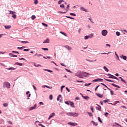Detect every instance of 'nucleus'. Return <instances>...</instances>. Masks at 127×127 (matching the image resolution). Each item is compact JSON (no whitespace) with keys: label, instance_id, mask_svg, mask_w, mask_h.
<instances>
[{"label":"nucleus","instance_id":"nucleus-1","mask_svg":"<svg viewBox=\"0 0 127 127\" xmlns=\"http://www.w3.org/2000/svg\"><path fill=\"white\" fill-rule=\"evenodd\" d=\"M67 116H69V117H78L79 114L77 113L69 112L66 113Z\"/></svg>","mask_w":127,"mask_h":127},{"label":"nucleus","instance_id":"nucleus-2","mask_svg":"<svg viewBox=\"0 0 127 127\" xmlns=\"http://www.w3.org/2000/svg\"><path fill=\"white\" fill-rule=\"evenodd\" d=\"M3 87L9 89L10 88V84L8 82H5L3 83Z\"/></svg>","mask_w":127,"mask_h":127},{"label":"nucleus","instance_id":"nucleus-3","mask_svg":"<svg viewBox=\"0 0 127 127\" xmlns=\"http://www.w3.org/2000/svg\"><path fill=\"white\" fill-rule=\"evenodd\" d=\"M108 34V31L106 30H103L102 31V35L103 36H106Z\"/></svg>","mask_w":127,"mask_h":127},{"label":"nucleus","instance_id":"nucleus-4","mask_svg":"<svg viewBox=\"0 0 127 127\" xmlns=\"http://www.w3.org/2000/svg\"><path fill=\"white\" fill-rule=\"evenodd\" d=\"M68 125H69V126H71L72 127H76V126H78V124L77 123L71 122L68 123Z\"/></svg>","mask_w":127,"mask_h":127},{"label":"nucleus","instance_id":"nucleus-5","mask_svg":"<svg viewBox=\"0 0 127 127\" xmlns=\"http://www.w3.org/2000/svg\"><path fill=\"white\" fill-rule=\"evenodd\" d=\"M36 107H37V105L36 104H35L33 107H30L29 110L32 111V110H35V109H36Z\"/></svg>","mask_w":127,"mask_h":127},{"label":"nucleus","instance_id":"nucleus-6","mask_svg":"<svg viewBox=\"0 0 127 127\" xmlns=\"http://www.w3.org/2000/svg\"><path fill=\"white\" fill-rule=\"evenodd\" d=\"M109 78L110 79H116V80H119V78H118V77L114 76L113 75L111 76H109Z\"/></svg>","mask_w":127,"mask_h":127},{"label":"nucleus","instance_id":"nucleus-7","mask_svg":"<svg viewBox=\"0 0 127 127\" xmlns=\"http://www.w3.org/2000/svg\"><path fill=\"white\" fill-rule=\"evenodd\" d=\"M97 106H98L97 107H96V110H97V111H100V112H101V111H102V108L101 107V106L98 104H96Z\"/></svg>","mask_w":127,"mask_h":127},{"label":"nucleus","instance_id":"nucleus-8","mask_svg":"<svg viewBox=\"0 0 127 127\" xmlns=\"http://www.w3.org/2000/svg\"><path fill=\"white\" fill-rule=\"evenodd\" d=\"M96 96H97V97H99V98H103V97H104V94H100L99 93H96Z\"/></svg>","mask_w":127,"mask_h":127},{"label":"nucleus","instance_id":"nucleus-9","mask_svg":"<svg viewBox=\"0 0 127 127\" xmlns=\"http://www.w3.org/2000/svg\"><path fill=\"white\" fill-rule=\"evenodd\" d=\"M55 116V114L54 113H52L51 115L49 116L48 120H50L51 118H53V117H54Z\"/></svg>","mask_w":127,"mask_h":127},{"label":"nucleus","instance_id":"nucleus-10","mask_svg":"<svg viewBox=\"0 0 127 127\" xmlns=\"http://www.w3.org/2000/svg\"><path fill=\"white\" fill-rule=\"evenodd\" d=\"M65 48H66L67 50H72V48L69 46H65Z\"/></svg>","mask_w":127,"mask_h":127},{"label":"nucleus","instance_id":"nucleus-11","mask_svg":"<svg viewBox=\"0 0 127 127\" xmlns=\"http://www.w3.org/2000/svg\"><path fill=\"white\" fill-rule=\"evenodd\" d=\"M50 40L49 39H47L46 40H44L43 42V43L45 44V43H49Z\"/></svg>","mask_w":127,"mask_h":127},{"label":"nucleus","instance_id":"nucleus-12","mask_svg":"<svg viewBox=\"0 0 127 127\" xmlns=\"http://www.w3.org/2000/svg\"><path fill=\"white\" fill-rule=\"evenodd\" d=\"M81 10H82V11H85V12H87L88 11L87 10V9H86L85 8L81 7L80 8Z\"/></svg>","mask_w":127,"mask_h":127},{"label":"nucleus","instance_id":"nucleus-13","mask_svg":"<svg viewBox=\"0 0 127 127\" xmlns=\"http://www.w3.org/2000/svg\"><path fill=\"white\" fill-rule=\"evenodd\" d=\"M5 27V29H9L10 28H11V26L10 25H8V26H4Z\"/></svg>","mask_w":127,"mask_h":127},{"label":"nucleus","instance_id":"nucleus-14","mask_svg":"<svg viewBox=\"0 0 127 127\" xmlns=\"http://www.w3.org/2000/svg\"><path fill=\"white\" fill-rule=\"evenodd\" d=\"M121 58H123L124 60H127V56L122 55V56H120Z\"/></svg>","mask_w":127,"mask_h":127},{"label":"nucleus","instance_id":"nucleus-15","mask_svg":"<svg viewBox=\"0 0 127 127\" xmlns=\"http://www.w3.org/2000/svg\"><path fill=\"white\" fill-rule=\"evenodd\" d=\"M103 69H104L105 71H106V72H109V69H108V68L107 67V66H104L103 67Z\"/></svg>","mask_w":127,"mask_h":127},{"label":"nucleus","instance_id":"nucleus-16","mask_svg":"<svg viewBox=\"0 0 127 127\" xmlns=\"http://www.w3.org/2000/svg\"><path fill=\"white\" fill-rule=\"evenodd\" d=\"M35 56H37L38 57H41L43 56H42V55H41V54H37V53H36L35 55Z\"/></svg>","mask_w":127,"mask_h":127},{"label":"nucleus","instance_id":"nucleus-17","mask_svg":"<svg viewBox=\"0 0 127 127\" xmlns=\"http://www.w3.org/2000/svg\"><path fill=\"white\" fill-rule=\"evenodd\" d=\"M119 78L121 79V81L122 82H124V83H125V84H127V81H126V80H124V79H123V77H120Z\"/></svg>","mask_w":127,"mask_h":127},{"label":"nucleus","instance_id":"nucleus-18","mask_svg":"<svg viewBox=\"0 0 127 127\" xmlns=\"http://www.w3.org/2000/svg\"><path fill=\"white\" fill-rule=\"evenodd\" d=\"M6 69H7V70H15L16 68L14 67H11L9 68H7Z\"/></svg>","mask_w":127,"mask_h":127},{"label":"nucleus","instance_id":"nucleus-19","mask_svg":"<svg viewBox=\"0 0 127 127\" xmlns=\"http://www.w3.org/2000/svg\"><path fill=\"white\" fill-rule=\"evenodd\" d=\"M65 10H66V11H65V12H62V11H59L58 12V13H66V12H67V11H68V10H67L66 9H65Z\"/></svg>","mask_w":127,"mask_h":127},{"label":"nucleus","instance_id":"nucleus-20","mask_svg":"<svg viewBox=\"0 0 127 127\" xmlns=\"http://www.w3.org/2000/svg\"><path fill=\"white\" fill-rule=\"evenodd\" d=\"M69 105H70V106H71V107H72L73 108H74V103L69 102Z\"/></svg>","mask_w":127,"mask_h":127},{"label":"nucleus","instance_id":"nucleus-21","mask_svg":"<svg viewBox=\"0 0 127 127\" xmlns=\"http://www.w3.org/2000/svg\"><path fill=\"white\" fill-rule=\"evenodd\" d=\"M44 71H47V72H50V73H52V72H53V71L47 69H44Z\"/></svg>","mask_w":127,"mask_h":127},{"label":"nucleus","instance_id":"nucleus-22","mask_svg":"<svg viewBox=\"0 0 127 127\" xmlns=\"http://www.w3.org/2000/svg\"><path fill=\"white\" fill-rule=\"evenodd\" d=\"M35 18H36V16H35V15H32L31 16V19H32V20H34V19H35Z\"/></svg>","mask_w":127,"mask_h":127},{"label":"nucleus","instance_id":"nucleus-23","mask_svg":"<svg viewBox=\"0 0 127 127\" xmlns=\"http://www.w3.org/2000/svg\"><path fill=\"white\" fill-rule=\"evenodd\" d=\"M21 43H29V42L28 41H21Z\"/></svg>","mask_w":127,"mask_h":127},{"label":"nucleus","instance_id":"nucleus-24","mask_svg":"<svg viewBox=\"0 0 127 127\" xmlns=\"http://www.w3.org/2000/svg\"><path fill=\"white\" fill-rule=\"evenodd\" d=\"M112 86H114V87H116V88H120V86L116 85V84H112Z\"/></svg>","mask_w":127,"mask_h":127},{"label":"nucleus","instance_id":"nucleus-25","mask_svg":"<svg viewBox=\"0 0 127 127\" xmlns=\"http://www.w3.org/2000/svg\"><path fill=\"white\" fill-rule=\"evenodd\" d=\"M63 1H64V0H60L58 1V4H61L62 2H63Z\"/></svg>","mask_w":127,"mask_h":127},{"label":"nucleus","instance_id":"nucleus-26","mask_svg":"<svg viewBox=\"0 0 127 127\" xmlns=\"http://www.w3.org/2000/svg\"><path fill=\"white\" fill-rule=\"evenodd\" d=\"M60 7H61L62 8H65V5H64V4H61Z\"/></svg>","mask_w":127,"mask_h":127},{"label":"nucleus","instance_id":"nucleus-27","mask_svg":"<svg viewBox=\"0 0 127 127\" xmlns=\"http://www.w3.org/2000/svg\"><path fill=\"white\" fill-rule=\"evenodd\" d=\"M88 36V38H91V37H93V36H94V35H93V34H90V35L89 36Z\"/></svg>","mask_w":127,"mask_h":127},{"label":"nucleus","instance_id":"nucleus-28","mask_svg":"<svg viewBox=\"0 0 127 127\" xmlns=\"http://www.w3.org/2000/svg\"><path fill=\"white\" fill-rule=\"evenodd\" d=\"M9 14H14V13H15V12H14L13 11H10V10H9Z\"/></svg>","mask_w":127,"mask_h":127},{"label":"nucleus","instance_id":"nucleus-29","mask_svg":"<svg viewBox=\"0 0 127 127\" xmlns=\"http://www.w3.org/2000/svg\"><path fill=\"white\" fill-rule=\"evenodd\" d=\"M98 120L99 122H100V123H101V124L103 123V121H102V120H101V118L98 117Z\"/></svg>","mask_w":127,"mask_h":127},{"label":"nucleus","instance_id":"nucleus-30","mask_svg":"<svg viewBox=\"0 0 127 127\" xmlns=\"http://www.w3.org/2000/svg\"><path fill=\"white\" fill-rule=\"evenodd\" d=\"M83 98L85 99V100H88V99H89V97L88 96H82Z\"/></svg>","mask_w":127,"mask_h":127},{"label":"nucleus","instance_id":"nucleus-31","mask_svg":"<svg viewBox=\"0 0 127 127\" xmlns=\"http://www.w3.org/2000/svg\"><path fill=\"white\" fill-rule=\"evenodd\" d=\"M42 50H44V51H48V48H42Z\"/></svg>","mask_w":127,"mask_h":127},{"label":"nucleus","instance_id":"nucleus-32","mask_svg":"<svg viewBox=\"0 0 127 127\" xmlns=\"http://www.w3.org/2000/svg\"><path fill=\"white\" fill-rule=\"evenodd\" d=\"M42 24L43 25H44V26H45L46 27H48V25H47V24H45L44 23H42Z\"/></svg>","mask_w":127,"mask_h":127},{"label":"nucleus","instance_id":"nucleus-33","mask_svg":"<svg viewBox=\"0 0 127 127\" xmlns=\"http://www.w3.org/2000/svg\"><path fill=\"white\" fill-rule=\"evenodd\" d=\"M61 97H62V96L61 95H59L57 98V101H59L60 98H61Z\"/></svg>","mask_w":127,"mask_h":127},{"label":"nucleus","instance_id":"nucleus-34","mask_svg":"<svg viewBox=\"0 0 127 127\" xmlns=\"http://www.w3.org/2000/svg\"><path fill=\"white\" fill-rule=\"evenodd\" d=\"M87 114L89 115L90 117H93V114L91 112H87Z\"/></svg>","mask_w":127,"mask_h":127},{"label":"nucleus","instance_id":"nucleus-35","mask_svg":"<svg viewBox=\"0 0 127 127\" xmlns=\"http://www.w3.org/2000/svg\"><path fill=\"white\" fill-rule=\"evenodd\" d=\"M3 107H7V106H8V103H4L3 104Z\"/></svg>","mask_w":127,"mask_h":127},{"label":"nucleus","instance_id":"nucleus-36","mask_svg":"<svg viewBox=\"0 0 127 127\" xmlns=\"http://www.w3.org/2000/svg\"><path fill=\"white\" fill-rule=\"evenodd\" d=\"M105 80L106 81H107V82H114V81H113V80H111L110 79H106V78H105Z\"/></svg>","mask_w":127,"mask_h":127},{"label":"nucleus","instance_id":"nucleus-37","mask_svg":"<svg viewBox=\"0 0 127 127\" xmlns=\"http://www.w3.org/2000/svg\"><path fill=\"white\" fill-rule=\"evenodd\" d=\"M60 33H61V34H63L64 36H67V35L66 34H65V33L63 32H60Z\"/></svg>","mask_w":127,"mask_h":127},{"label":"nucleus","instance_id":"nucleus-38","mask_svg":"<svg viewBox=\"0 0 127 127\" xmlns=\"http://www.w3.org/2000/svg\"><path fill=\"white\" fill-rule=\"evenodd\" d=\"M116 35H117V36H120L121 35V33L119 32H116Z\"/></svg>","mask_w":127,"mask_h":127},{"label":"nucleus","instance_id":"nucleus-39","mask_svg":"<svg viewBox=\"0 0 127 127\" xmlns=\"http://www.w3.org/2000/svg\"><path fill=\"white\" fill-rule=\"evenodd\" d=\"M90 85H92V83H85L84 84V86H90Z\"/></svg>","mask_w":127,"mask_h":127},{"label":"nucleus","instance_id":"nucleus-40","mask_svg":"<svg viewBox=\"0 0 127 127\" xmlns=\"http://www.w3.org/2000/svg\"><path fill=\"white\" fill-rule=\"evenodd\" d=\"M70 15H72V16H76V14L74 13H70Z\"/></svg>","mask_w":127,"mask_h":127},{"label":"nucleus","instance_id":"nucleus-41","mask_svg":"<svg viewBox=\"0 0 127 127\" xmlns=\"http://www.w3.org/2000/svg\"><path fill=\"white\" fill-rule=\"evenodd\" d=\"M12 17H13V18H14V19H15V18H16V15L13 14L12 16Z\"/></svg>","mask_w":127,"mask_h":127},{"label":"nucleus","instance_id":"nucleus-42","mask_svg":"<svg viewBox=\"0 0 127 127\" xmlns=\"http://www.w3.org/2000/svg\"><path fill=\"white\" fill-rule=\"evenodd\" d=\"M50 100H52L53 99V96L52 95H50L49 96Z\"/></svg>","mask_w":127,"mask_h":127},{"label":"nucleus","instance_id":"nucleus-43","mask_svg":"<svg viewBox=\"0 0 127 127\" xmlns=\"http://www.w3.org/2000/svg\"><path fill=\"white\" fill-rule=\"evenodd\" d=\"M90 109H91L92 113H94V107H93V106H91Z\"/></svg>","mask_w":127,"mask_h":127},{"label":"nucleus","instance_id":"nucleus-44","mask_svg":"<svg viewBox=\"0 0 127 127\" xmlns=\"http://www.w3.org/2000/svg\"><path fill=\"white\" fill-rule=\"evenodd\" d=\"M37 3H38V0H35L34 4H37Z\"/></svg>","mask_w":127,"mask_h":127},{"label":"nucleus","instance_id":"nucleus-45","mask_svg":"<svg viewBox=\"0 0 127 127\" xmlns=\"http://www.w3.org/2000/svg\"><path fill=\"white\" fill-rule=\"evenodd\" d=\"M108 115H109V114L108 113V112H106L105 113H104V115H105V117H106L107 118H108Z\"/></svg>","mask_w":127,"mask_h":127},{"label":"nucleus","instance_id":"nucleus-46","mask_svg":"<svg viewBox=\"0 0 127 127\" xmlns=\"http://www.w3.org/2000/svg\"><path fill=\"white\" fill-rule=\"evenodd\" d=\"M65 70L66 71H67V72H68L69 73H72V72H71V71L69 69H67V68H65Z\"/></svg>","mask_w":127,"mask_h":127},{"label":"nucleus","instance_id":"nucleus-47","mask_svg":"<svg viewBox=\"0 0 127 127\" xmlns=\"http://www.w3.org/2000/svg\"><path fill=\"white\" fill-rule=\"evenodd\" d=\"M103 102L104 103H107V102H110V100L109 99H107V100H104Z\"/></svg>","mask_w":127,"mask_h":127},{"label":"nucleus","instance_id":"nucleus-48","mask_svg":"<svg viewBox=\"0 0 127 127\" xmlns=\"http://www.w3.org/2000/svg\"><path fill=\"white\" fill-rule=\"evenodd\" d=\"M92 123H93V125H94V126H98V123H95V122L94 121H92Z\"/></svg>","mask_w":127,"mask_h":127},{"label":"nucleus","instance_id":"nucleus-49","mask_svg":"<svg viewBox=\"0 0 127 127\" xmlns=\"http://www.w3.org/2000/svg\"><path fill=\"white\" fill-rule=\"evenodd\" d=\"M66 17H67V18H70V19H74V18H73L72 17L66 16Z\"/></svg>","mask_w":127,"mask_h":127},{"label":"nucleus","instance_id":"nucleus-50","mask_svg":"<svg viewBox=\"0 0 127 127\" xmlns=\"http://www.w3.org/2000/svg\"><path fill=\"white\" fill-rule=\"evenodd\" d=\"M42 87L43 88H49V87L47 85H43Z\"/></svg>","mask_w":127,"mask_h":127},{"label":"nucleus","instance_id":"nucleus-51","mask_svg":"<svg viewBox=\"0 0 127 127\" xmlns=\"http://www.w3.org/2000/svg\"><path fill=\"white\" fill-rule=\"evenodd\" d=\"M65 104H66V105H70V102L68 101H65Z\"/></svg>","mask_w":127,"mask_h":127},{"label":"nucleus","instance_id":"nucleus-52","mask_svg":"<svg viewBox=\"0 0 127 127\" xmlns=\"http://www.w3.org/2000/svg\"><path fill=\"white\" fill-rule=\"evenodd\" d=\"M110 93L111 95H114V91L112 90H110Z\"/></svg>","mask_w":127,"mask_h":127},{"label":"nucleus","instance_id":"nucleus-53","mask_svg":"<svg viewBox=\"0 0 127 127\" xmlns=\"http://www.w3.org/2000/svg\"><path fill=\"white\" fill-rule=\"evenodd\" d=\"M30 96H31V94H29V95H28V98H27V100H29V97H30Z\"/></svg>","mask_w":127,"mask_h":127},{"label":"nucleus","instance_id":"nucleus-54","mask_svg":"<svg viewBox=\"0 0 127 127\" xmlns=\"http://www.w3.org/2000/svg\"><path fill=\"white\" fill-rule=\"evenodd\" d=\"M82 31V29H81V28H79V29H78V33H81V31Z\"/></svg>","mask_w":127,"mask_h":127},{"label":"nucleus","instance_id":"nucleus-55","mask_svg":"<svg viewBox=\"0 0 127 127\" xmlns=\"http://www.w3.org/2000/svg\"><path fill=\"white\" fill-rule=\"evenodd\" d=\"M101 84L103 86H104V87H106V88H108V86H107V85H106L105 84L101 83Z\"/></svg>","mask_w":127,"mask_h":127},{"label":"nucleus","instance_id":"nucleus-56","mask_svg":"<svg viewBox=\"0 0 127 127\" xmlns=\"http://www.w3.org/2000/svg\"><path fill=\"white\" fill-rule=\"evenodd\" d=\"M88 36H85L84 37V39H85V40L89 39V38H88Z\"/></svg>","mask_w":127,"mask_h":127},{"label":"nucleus","instance_id":"nucleus-57","mask_svg":"<svg viewBox=\"0 0 127 127\" xmlns=\"http://www.w3.org/2000/svg\"><path fill=\"white\" fill-rule=\"evenodd\" d=\"M120 103V101H116L115 102V105H117V104H118V103Z\"/></svg>","mask_w":127,"mask_h":127},{"label":"nucleus","instance_id":"nucleus-58","mask_svg":"<svg viewBox=\"0 0 127 127\" xmlns=\"http://www.w3.org/2000/svg\"><path fill=\"white\" fill-rule=\"evenodd\" d=\"M17 49L22 50L23 49V47H17Z\"/></svg>","mask_w":127,"mask_h":127},{"label":"nucleus","instance_id":"nucleus-59","mask_svg":"<svg viewBox=\"0 0 127 127\" xmlns=\"http://www.w3.org/2000/svg\"><path fill=\"white\" fill-rule=\"evenodd\" d=\"M97 79H98V81H103V79H102V78H97Z\"/></svg>","mask_w":127,"mask_h":127},{"label":"nucleus","instance_id":"nucleus-60","mask_svg":"<svg viewBox=\"0 0 127 127\" xmlns=\"http://www.w3.org/2000/svg\"><path fill=\"white\" fill-rule=\"evenodd\" d=\"M23 51H29V49H24L23 50Z\"/></svg>","mask_w":127,"mask_h":127},{"label":"nucleus","instance_id":"nucleus-61","mask_svg":"<svg viewBox=\"0 0 127 127\" xmlns=\"http://www.w3.org/2000/svg\"><path fill=\"white\" fill-rule=\"evenodd\" d=\"M65 89H66V91L70 92V89H69V88H68V87H66Z\"/></svg>","mask_w":127,"mask_h":127},{"label":"nucleus","instance_id":"nucleus-62","mask_svg":"<svg viewBox=\"0 0 127 127\" xmlns=\"http://www.w3.org/2000/svg\"><path fill=\"white\" fill-rule=\"evenodd\" d=\"M39 104L40 105V106L44 105V104L43 103V102H40V103H39Z\"/></svg>","mask_w":127,"mask_h":127},{"label":"nucleus","instance_id":"nucleus-63","mask_svg":"<svg viewBox=\"0 0 127 127\" xmlns=\"http://www.w3.org/2000/svg\"><path fill=\"white\" fill-rule=\"evenodd\" d=\"M33 87L34 88V89L35 90V91H36V87L34 86V85H33Z\"/></svg>","mask_w":127,"mask_h":127},{"label":"nucleus","instance_id":"nucleus-64","mask_svg":"<svg viewBox=\"0 0 127 127\" xmlns=\"http://www.w3.org/2000/svg\"><path fill=\"white\" fill-rule=\"evenodd\" d=\"M97 81H98V79H96L93 80V82H97Z\"/></svg>","mask_w":127,"mask_h":127}]
</instances>
